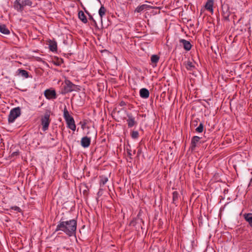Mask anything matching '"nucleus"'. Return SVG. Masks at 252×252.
I'll list each match as a JSON object with an SVG mask.
<instances>
[{"mask_svg":"<svg viewBox=\"0 0 252 252\" xmlns=\"http://www.w3.org/2000/svg\"><path fill=\"white\" fill-rule=\"evenodd\" d=\"M77 224L76 219L65 220L62 218L57 225L55 232L62 231L69 237L74 236L76 234Z\"/></svg>","mask_w":252,"mask_h":252,"instance_id":"obj_1","label":"nucleus"},{"mask_svg":"<svg viewBox=\"0 0 252 252\" xmlns=\"http://www.w3.org/2000/svg\"><path fill=\"white\" fill-rule=\"evenodd\" d=\"M32 2L31 0H15L14 6L17 11L22 12L26 6H32Z\"/></svg>","mask_w":252,"mask_h":252,"instance_id":"obj_2","label":"nucleus"},{"mask_svg":"<svg viewBox=\"0 0 252 252\" xmlns=\"http://www.w3.org/2000/svg\"><path fill=\"white\" fill-rule=\"evenodd\" d=\"M50 111H47L45 113L44 116L41 117V123L42 126V130L46 131L48 129L49 124L51 122L50 119Z\"/></svg>","mask_w":252,"mask_h":252,"instance_id":"obj_3","label":"nucleus"},{"mask_svg":"<svg viewBox=\"0 0 252 252\" xmlns=\"http://www.w3.org/2000/svg\"><path fill=\"white\" fill-rule=\"evenodd\" d=\"M21 115V109L17 107L12 109L8 115V121L9 123H13L15 120Z\"/></svg>","mask_w":252,"mask_h":252,"instance_id":"obj_4","label":"nucleus"},{"mask_svg":"<svg viewBox=\"0 0 252 252\" xmlns=\"http://www.w3.org/2000/svg\"><path fill=\"white\" fill-rule=\"evenodd\" d=\"M65 85L63 87L64 93H68L73 91L75 90L76 85L73 84L70 80L64 81Z\"/></svg>","mask_w":252,"mask_h":252,"instance_id":"obj_5","label":"nucleus"},{"mask_svg":"<svg viewBox=\"0 0 252 252\" xmlns=\"http://www.w3.org/2000/svg\"><path fill=\"white\" fill-rule=\"evenodd\" d=\"M221 8L222 12V14L224 20L227 21H229V17L230 14V12L228 5L227 4L224 3L222 4Z\"/></svg>","mask_w":252,"mask_h":252,"instance_id":"obj_6","label":"nucleus"},{"mask_svg":"<svg viewBox=\"0 0 252 252\" xmlns=\"http://www.w3.org/2000/svg\"><path fill=\"white\" fill-rule=\"evenodd\" d=\"M44 95L47 99H55L56 98V93L55 90H46L44 92Z\"/></svg>","mask_w":252,"mask_h":252,"instance_id":"obj_7","label":"nucleus"},{"mask_svg":"<svg viewBox=\"0 0 252 252\" xmlns=\"http://www.w3.org/2000/svg\"><path fill=\"white\" fill-rule=\"evenodd\" d=\"M127 116L128 118L126 120V122L127 123L128 127H132L134 125L137 124V122L135 121L134 118L131 114H127Z\"/></svg>","mask_w":252,"mask_h":252,"instance_id":"obj_8","label":"nucleus"},{"mask_svg":"<svg viewBox=\"0 0 252 252\" xmlns=\"http://www.w3.org/2000/svg\"><path fill=\"white\" fill-rule=\"evenodd\" d=\"M200 138V137L197 136H194L192 137L190 144V149L191 151L195 150L196 147V145L199 142Z\"/></svg>","mask_w":252,"mask_h":252,"instance_id":"obj_9","label":"nucleus"},{"mask_svg":"<svg viewBox=\"0 0 252 252\" xmlns=\"http://www.w3.org/2000/svg\"><path fill=\"white\" fill-rule=\"evenodd\" d=\"M180 43H182L184 49L186 51H189L192 47V45L189 41L186 40L184 39H181L179 40Z\"/></svg>","mask_w":252,"mask_h":252,"instance_id":"obj_10","label":"nucleus"},{"mask_svg":"<svg viewBox=\"0 0 252 252\" xmlns=\"http://www.w3.org/2000/svg\"><path fill=\"white\" fill-rule=\"evenodd\" d=\"M49 42V48L51 51L52 52H56L57 50V43L55 41V40L49 39L48 41Z\"/></svg>","mask_w":252,"mask_h":252,"instance_id":"obj_11","label":"nucleus"},{"mask_svg":"<svg viewBox=\"0 0 252 252\" xmlns=\"http://www.w3.org/2000/svg\"><path fill=\"white\" fill-rule=\"evenodd\" d=\"M91 144V139L87 136L83 137L81 140V144L84 148L88 147Z\"/></svg>","mask_w":252,"mask_h":252,"instance_id":"obj_12","label":"nucleus"},{"mask_svg":"<svg viewBox=\"0 0 252 252\" xmlns=\"http://www.w3.org/2000/svg\"><path fill=\"white\" fill-rule=\"evenodd\" d=\"M140 96L143 98H147L150 95L149 91L146 88H142L139 91Z\"/></svg>","mask_w":252,"mask_h":252,"instance_id":"obj_13","label":"nucleus"},{"mask_svg":"<svg viewBox=\"0 0 252 252\" xmlns=\"http://www.w3.org/2000/svg\"><path fill=\"white\" fill-rule=\"evenodd\" d=\"M0 32L3 34L8 35L10 32L4 24H0Z\"/></svg>","mask_w":252,"mask_h":252,"instance_id":"obj_14","label":"nucleus"},{"mask_svg":"<svg viewBox=\"0 0 252 252\" xmlns=\"http://www.w3.org/2000/svg\"><path fill=\"white\" fill-rule=\"evenodd\" d=\"M63 117L66 122L70 120H72V119H74L73 118L69 115L66 106H65L63 109Z\"/></svg>","mask_w":252,"mask_h":252,"instance_id":"obj_15","label":"nucleus"},{"mask_svg":"<svg viewBox=\"0 0 252 252\" xmlns=\"http://www.w3.org/2000/svg\"><path fill=\"white\" fill-rule=\"evenodd\" d=\"M78 18L84 23L88 22V20L84 13L82 11H79L78 12Z\"/></svg>","mask_w":252,"mask_h":252,"instance_id":"obj_16","label":"nucleus"},{"mask_svg":"<svg viewBox=\"0 0 252 252\" xmlns=\"http://www.w3.org/2000/svg\"><path fill=\"white\" fill-rule=\"evenodd\" d=\"M67 127L73 131H75L76 129V125L75 124V121L74 119L69 120L66 122Z\"/></svg>","mask_w":252,"mask_h":252,"instance_id":"obj_17","label":"nucleus"},{"mask_svg":"<svg viewBox=\"0 0 252 252\" xmlns=\"http://www.w3.org/2000/svg\"><path fill=\"white\" fill-rule=\"evenodd\" d=\"M159 60V57L157 55H153L151 57V61L153 63V66H156L157 63Z\"/></svg>","mask_w":252,"mask_h":252,"instance_id":"obj_18","label":"nucleus"},{"mask_svg":"<svg viewBox=\"0 0 252 252\" xmlns=\"http://www.w3.org/2000/svg\"><path fill=\"white\" fill-rule=\"evenodd\" d=\"M17 73L18 75H21L25 78L29 77V72L25 69H19L17 70Z\"/></svg>","mask_w":252,"mask_h":252,"instance_id":"obj_19","label":"nucleus"},{"mask_svg":"<svg viewBox=\"0 0 252 252\" xmlns=\"http://www.w3.org/2000/svg\"><path fill=\"white\" fill-rule=\"evenodd\" d=\"M150 7V6L147 4H142L138 6L135 11L138 13H140L144 10L148 9Z\"/></svg>","mask_w":252,"mask_h":252,"instance_id":"obj_20","label":"nucleus"},{"mask_svg":"<svg viewBox=\"0 0 252 252\" xmlns=\"http://www.w3.org/2000/svg\"><path fill=\"white\" fill-rule=\"evenodd\" d=\"M213 0H207L205 4V8L209 11H213Z\"/></svg>","mask_w":252,"mask_h":252,"instance_id":"obj_21","label":"nucleus"},{"mask_svg":"<svg viewBox=\"0 0 252 252\" xmlns=\"http://www.w3.org/2000/svg\"><path fill=\"white\" fill-rule=\"evenodd\" d=\"M179 194L177 191H175L172 193V202L176 204L179 200Z\"/></svg>","mask_w":252,"mask_h":252,"instance_id":"obj_22","label":"nucleus"},{"mask_svg":"<svg viewBox=\"0 0 252 252\" xmlns=\"http://www.w3.org/2000/svg\"><path fill=\"white\" fill-rule=\"evenodd\" d=\"M106 12V8L104 7V6L101 5L100 9L98 11V13L100 18L101 21H102V17L105 14Z\"/></svg>","mask_w":252,"mask_h":252,"instance_id":"obj_23","label":"nucleus"},{"mask_svg":"<svg viewBox=\"0 0 252 252\" xmlns=\"http://www.w3.org/2000/svg\"><path fill=\"white\" fill-rule=\"evenodd\" d=\"M99 178H100V180L99 181V185H100V187L104 185L108 180V179L107 177H106L104 176H103V175L100 176Z\"/></svg>","mask_w":252,"mask_h":252,"instance_id":"obj_24","label":"nucleus"},{"mask_svg":"<svg viewBox=\"0 0 252 252\" xmlns=\"http://www.w3.org/2000/svg\"><path fill=\"white\" fill-rule=\"evenodd\" d=\"M185 65L187 69L188 70H192L195 68V66L193 65V63L189 61L187 62Z\"/></svg>","mask_w":252,"mask_h":252,"instance_id":"obj_25","label":"nucleus"},{"mask_svg":"<svg viewBox=\"0 0 252 252\" xmlns=\"http://www.w3.org/2000/svg\"><path fill=\"white\" fill-rule=\"evenodd\" d=\"M244 217L245 220L248 222H252V213L245 214Z\"/></svg>","mask_w":252,"mask_h":252,"instance_id":"obj_26","label":"nucleus"},{"mask_svg":"<svg viewBox=\"0 0 252 252\" xmlns=\"http://www.w3.org/2000/svg\"><path fill=\"white\" fill-rule=\"evenodd\" d=\"M83 7V8L85 10V12H86V13L89 16V19L90 20V21H92L93 23H94V24L95 25L96 24V23L95 21V20L94 19L93 16L87 11L86 10L85 7L83 5V6H82Z\"/></svg>","mask_w":252,"mask_h":252,"instance_id":"obj_27","label":"nucleus"},{"mask_svg":"<svg viewBox=\"0 0 252 252\" xmlns=\"http://www.w3.org/2000/svg\"><path fill=\"white\" fill-rule=\"evenodd\" d=\"M203 124L201 123H200L199 126L195 129V131L197 132L201 133L203 131Z\"/></svg>","mask_w":252,"mask_h":252,"instance_id":"obj_28","label":"nucleus"},{"mask_svg":"<svg viewBox=\"0 0 252 252\" xmlns=\"http://www.w3.org/2000/svg\"><path fill=\"white\" fill-rule=\"evenodd\" d=\"M139 133L137 131H133L131 133V136L133 139H136L138 137Z\"/></svg>","mask_w":252,"mask_h":252,"instance_id":"obj_29","label":"nucleus"},{"mask_svg":"<svg viewBox=\"0 0 252 252\" xmlns=\"http://www.w3.org/2000/svg\"><path fill=\"white\" fill-rule=\"evenodd\" d=\"M11 209L17 212H22V210L20 209V208L16 206H12L11 207Z\"/></svg>","mask_w":252,"mask_h":252,"instance_id":"obj_30","label":"nucleus"},{"mask_svg":"<svg viewBox=\"0 0 252 252\" xmlns=\"http://www.w3.org/2000/svg\"><path fill=\"white\" fill-rule=\"evenodd\" d=\"M80 124L81 125V127L83 129H84L85 127V126L87 124V123L86 122V120L83 121V122H80Z\"/></svg>","mask_w":252,"mask_h":252,"instance_id":"obj_31","label":"nucleus"},{"mask_svg":"<svg viewBox=\"0 0 252 252\" xmlns=\"http://www.w3.org/2000/svg\"><path fill=\"white\" fill-rule=\"evenodd\" d=\"M198 122L196 120H194L191 122V126H196L197 125Z\"/></svg>","mask_w":252,"mask_h":252,"instance_id":"obj_32","label":"nucleus"},{"mask_svg":"<svg viewBox=\"0 0 252 252\" xmlns=\"http://www.w3.org/2000/svg\"><path fill=\"white\" fill-rule=\"evenodd\" d=\"M125 104H126L125 102L124 101H122L120 102V105L121 106H124V105H125Z\"/></svg>","mask_w":252,"mask_h":252,"instance_id":"obj_33","label":"nucleus"},{"mask_svg":"<svg viewBox=\"0 0 252 252\" xmlns=\"http://www.w3.org/2000/svg\"><path fill=\"white\" fill-rule=\"evenodd\" d=\"M141 151L140 149L138 150L137 151V155L139 156L141 154Z\"/></svg>","mask_w":252,"mask_h":252,"instance_id":"obj_34","label":"nucleus"},{"mask_svg":"<svg viewBox=\"0 0 252 252\" xmlns=\"http://www.w3.org/2000/svg\"><path fill=\"white\" fill-rule=\"evenodd\" d=\"M18 153L17 152H14L12 154V155L14 156V155H18Z\"/></svg>","mask_w":252,"mask_h":252,"instance_id":"obj_35","label":"nucleus"},{"mask_svg":"<svg viewBox=\"0 0 252 252\" xmlns=\"http://www.w3.org/2000/svg\"><path fill=\"white\" fill-rule=\"evenodd\" d=\"M249 223L250 225L252 227V222H249Z\"/></svg>","mask_w":252,"mask_h":252,"instance_id":"obj_36","label":"nucleus"},{"mask_svg":"<svg viewBox=\"0 0 252 252\" xmlns=\"http://www.w3.org/2000/svg\"><path fill=\"white\" fill-rule=\"evenodd\" d=\"M127 153H128L129 156H131V154H130V153L129 152L127 151Z\"/></svg>","mask_w":252,"mask_h":252,"instance_id":"obj_37","label":"nucleus"},{"mask_svg":"<svg viewBox=\"0 0 252 252\" xmlns=\"http://www.w3.org/2000/svg\"><path fill=\"white\" fill-rule=\"evenodd\" d=\"M94 134L96 136V132L94 130Z\"/></svg>","mask_w":252,"mask_h":252,"instance_id":"obj_38","label":"nucleus"},{"mask_svg":"<svg viewBox=\"0 0 252 252\" xmlns=\"http://www.w3.org/2000/svg\"><path fill=\"white\" fill-rule=\"evenodd\" d=\"M56 64L58 65H60V63H57Z\"/></svg>","mask_w":252,"mask_h":252,"instance_id":"obj_39","label":"nucleus"},{"mask_svg":"<svg viewBox=\"0 0 252 252\" xmlns=\"http://www.w3.org/2000/svg\"><path fill=\"white\" fill-rule=\"evenodd\" d=\"M51 140L54 141V138H51Z\"/></svg>","mask_w":252,"mask_h":252,"instance_id":"obj_40","label":"nucleus"},{"mask_svg":"<svg viewBox=\"0 0 252 252\" xmlns=\"http://www.w3.org/2000/svg\"><path fill=\"white\" fill-rule=\"evenodd\" d=\"M118 2L119 1V0H118Z\"/></svg>","mask_w":252,"mask_h":252,"instance_id":"obj_41","label":"nucleus"}]
</instances>
